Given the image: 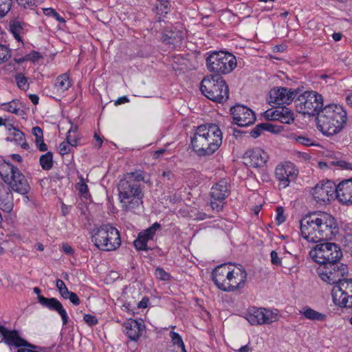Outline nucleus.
Wrapping results in <instances>:
<instances>
[{"label": "nucleus", "mask_w": 352, "mask_h": 352, "mask_svg": "<svg viewBox=\"0 0 352 352\" xmlns=\"http://www.w3.org/2000/svg\"><path fill=\"white\" fill-rule=\"evenodd\" d=\"M301 236L309 243L331 240L338 233L336 219L323 212L310 213L300 222Z\"/></svg>", "instance_id": "f257e3e1"}, {"label": "nucleus", "mask_w": 352, "mask_h": 352, "mask_svg": "<svg viewBox=\"0 0 352 352\" xmlns=\"http://www.w3.org/2000/svg\"><path fill=\"white\" fill-rule=\"evenodd\" d=\"M144 173L141 170L126 173L118 184L119 200L122 210L133 211L143 204V187Z\"/></svg>", "instance_id": "f03ea898"}, {"label": "nucleus", "mask_w": 352, "mask_h": 352, "mask_svg": "<svg viewBox=\"0 0 352 352\" xmlns=\"http://www.w3.org/2000/svg\"><path fill=\"white\" fill-rule=\"evenodd\" d=\"M222 144V132L215 124H201L191 137V146L199 157L212 155Z\"/></svg>", "instance_id": "7ed1b4c3"}, {"label": "nucleus", "mask_w": 352, "mask_h": 352, "mask_svg": "<svg viewBox=\"0 0 352 352\" xmlns=\"http://www.w3.org/2000/svg\"><path fill=\"white\" fill-rule=\"evenodd\" d=\"M347 113L344 108L336 104L326 105L317 117L318 129L326 136L339 133L344 127Z\"/></svg>", "instance_id": "20e7f679"}, {"label": "nucleus", "mask_w": 352, "mask_h": 352, "mask_svg": "<svg viewBox=\"0 0 352 352\" xmlns=\"http://www.w3.org/2000/svg\"><path fill=\"white\" fill-rule=\"evenodd\" d=\"M200 90L209 100L223 103L229 98V88L226 80L219 75H207L201 80Z\"/></svg>", "instance_id": "39448f33"}, {"label": "nucleus", "mask_w": 352, "mask_h": 352, "mask_svg": "<svg viewBox=\"0 0 352 352\" xmlns=\"http://www.w3.org/2000/svg\"><path fill=\"white\" fill-rule=\"evenodd\" d=\"M0 176L11 190L22 195L28 194L30 186L25 176L12 164L4 162L0 164Z\"/></svg>", "instance_id": "423d86ee"}, {"label": "nucleus", "mask_w": 352, "mask_h": 352, "mask_svg": "<svg viewBox=\"0 0 352 352\" xmlns=\"http://www.w3.org/2000/svg\"><path fill=\"white\" fill-rule=\"evenodd\" d=\"M91 241L100 250H116L121 245L120 232L110 224H105L94 230Z\"/></svg>", "instance_id": "0eeeda50"}, {"label": "nucleus", "mask_w": 352, "mask_h": 352, "mask_svg": "<svg viewBox=\"0 0 352 352\" xmlns=\"http://www.w3.org/2000/svg\"><path fill=\"white\" fill-rule=\"evenodd\" d=\"M311 258L320 265L337 264L342 256L339 245L335 243L325 242L316 245L309 252Z\"/></svg>", "instance_id": "6e6552de"}, {"label": "nucleus", "mask_w": 352, "mask_h": 352, "mask_svg": "<svg viewBox=\"0 0 352 352\" xmlns=\"http://www.w3.org/2000/svg\"><path fill=\"white\" fill-rule=\"evenodd\" d=\"M206 66L214 75L221 76L232 72L236 66V60L231 53L213 52L206 58Z\"/></svg>", "instance_id": "1a4fd4ad"}, {"label": "nucleus", "mask_w": 352, "mask_h": 352, "mask_svg": "<svg viewBox=\"0 0 352 352\" xmlns=\"http://www.w3.org/2000/svg\"><path fill=\"white\" fill-rule=\"evenodd\" d=\"M296 111L302 114L318 115L323 109V97L315 91H305L295 100Z\"/></svg>", "instance_id": "9d476101"}, {"label": "nucleus", "mask_w": 352, "mask_h": 352, "mask_svg": "<svg viewBox=\"0 0 352 352\" xmlns=\"http://www.w3.org/2000/svg\"><path fill=\"white\" fill-rule=\"evenodd\" d=\"M333 302L340 307L352 308V279H343L331 290Z\"/></svg>", "instance_id": "9b49d317"}, {"label": "nucleus", "mask_w": 352, "mask_h": 352, "mask_svg": "<svg viewBox=\"0 0 352 352\" xmlns=\"http://www.w3.org/2000/svg\"><path fill=\"white\" fill-rule=\"evenodd\" d=\"M230 192V184L226 179H221L210 190V206L213 210L220 212L226 204V199Z\"/></svg>", "instance_id": "f8f14e48"}, {"label": "nucleus", "mask_w": 352, "mask_h": 352, "mask_svg": "<svg viewBox=\"0 0 352 352\" xmlns=\"http://www.w3.org/2000/svg\"><path fill=\"white\" fill-rule=\"evenodd\" d=\"M345 267L343 264L340 266L337 264L320 265L317 269V273L320 278L330 285H339L342 282V277L344 274Z\"/></svg>", "instance_id": "ddd939ff"}, {"label": "nucleus", "mask_w": 352, "mask_h": 352, "mask_svg": "<svg viewBox=\"0 0 352 352\" xmlns=\"http://www.w3.org/2000/svg\"><path fill=\"white\" fill-rule=\"evenodd\" d=\"M245 318L252 325L269 324L278 320V314L270 309L252 307L248 309Z\"/></svg>", "instance_id": "4468645a"}, {"label": "nucleus", "mask_w": 352, "mask_h": 352, "mask_svg": "<svg viewBox=\"0 0 352 352\" xmlns=\"http://www.w3.org/2000/svg\"><path fill=\"white\" fill-rule=\"evenodd\" d=\"M337 189L338 186L330 180L320 182L313 189V197L317 202L324 204L337 197Z\"/></svg>", "instance_id": "2eb2a0df"}, {"label": "nucleus", "mask_w": 352, "mask_h": 352, "mask_svg": "<svg viewBox=\"0 0 352 352\" xmlns=\"http://www.w3.org/2000/svg\"><path fill=\"white\" fill-rule=\"evenodd\" d=\"M232 115V123L240 127H245L254 124L256 116L250 108L241 104H236L230 109Z\"/></svg>", "instance_id": "dca6fc26"}, {"label": "nucleus", "mask_w": 352, "mask_h": 352, "mask_svg": "<svg viewBox=\"0 0 352 352\" xmlns=\"http://www.w3.org/2000/svg\"><path fill=\"white\" fill-rule=\"evenodd\" d=\"M299 91V89H287L283 87L274 88L270 91L269 102L278 106L289 104L297 96Z\"/></svg>", "instance_id": "f3484780"}, {"label": "nucleus", "mask_w": 352, "mask_h": 352, "mask_svg": "<svg viewBox=\"0 0 352 352\" xmlns=\"http://www.w3.org/2000/svg\"><path fill=\"white\" fill-rule=\"evenodd\" d=\"M298 170L295 165L289 162L279 164L275 169V177L279 181L282 188L287 187L291 181L298 175Z\"/></svg>", "instance_id": "a211bd4d"}, {"label": "nucleus", "mask_w": 352, "mask_h": 352, "mask_svg": "<svg viewBox=\"0 0 352 352\" xmlns=\"http://www.w3.org/2000/svg\"><path fill=\"white\" fill-rule=\"evenodd\" d=\"M246 280L247 273L245 269L241 265L239 267L233 265L224 292H235L241 289Z\"/></svg>", "instance_id": "6ab92c4d"}, {"label": "nucleus", "mask_w": 352, "mask_h": 352, "mask_svg": "<svg viewBox=\"0 0 352 352\" xmlns=\"http://www.w3.org/2000/svg\"><path fill=\"white\" fill-rule=\"evenodd\" d=\"M265 117L269 120L279 121L284 124H291L294 120L293 111L285 106L267 109L265 112Z\"/></svg>", "instance_id": "aec40b11"}, {"label": "nucleus", "mask_w": 352, "mask_h": 352, "mask_svg": "<svg viewBox=\"0 0 352 352\" xmlns=\"http://www.w3.org/2000/svg\"><path fill=\"white\" fill-rule=\"evenodd\" d=\"M233 265L224 263L217 266L212 273V280L216 286L222 291L226 289L229 275Z\"/></svg>", "instance_id": "412c9836"}, {"label": "nucleus", "mask_w": 352, "mask_h": 352, "mask_svg": "<svg viewBox=\"0 0 352 352\" xmlns=\"http://www.w3.org/2000/svg\"><path fill=\"white\" fill-rule=\"evenodd\" d=\"M37 298L38 302L43 307L51 311H56L60 316L63 326L68 323L69 317L67 311L58 300L55 298H45L41 295H38Z\"/></svg>", "instance_id": "4be33fe9"}, {"label": "nucleus", "mask_w": 352, "mask_h": 352, "mask_svg": "<svg viewBox=\"0 0 352 352\" xmlns=\"http://www.w3.org/2000/svg\"><path fill=\"white\" fill-rule=\"evenodd\" d=\"M124 332L128 338L132 341H137L141 336L142 332L144 329V324L137 320L129 319L123 324Z\"/></svg>", "instance_id": "5701e85b"}, {"label": "nucleus", "mask_w": 352, "mask_h": 352, "mask_svg": "<svg viewBox=\"0 0 352 352\" xmlns=\"http://www.w3.org/2000/svg\"><path fill=\"white\" fill-rule=\"evenodd\" d=\"M2 341L8 346H14L18 349L21 346H31L30 342L21 338L16 330H7Z\"/></svg>", "instance_id": "b1692460"}, {"label": "nucleus", "mask_w": 352, "mask_h": 352, "mask_svg": "<svg viewBox=\"0 0 352 352\" xmlns=\"http://www.w3.org/2000/svg\"><path fill=\"white\" fill-rule=\"evenodd\" d=\"M250 162V166L254 168H260L264 166L269 159V155L264 150L261 148H255L246 153Z\"/></svg>", "instance_id": "393cba45"}, {"label": "nucleus", "mask_w": 352, "mask_h": 352, "mask_svg": "<svg viewBox=\"0 0 352 352\" xmlns=\"http://www.w3.org/2000/svg\"><path fill=\"white\" fill-rule=\"evenodd\" d=\"M337 198L340 202L352 204V179L342 181L338 185Z\"/></svg>", "instance_id": "a878e982"}, {"label": "nucleus", "mask_w": 352, "mask_h": 352, "mask_svg": "<svg viewBox=\"0 0 352 352\" xmlns=\"http://www.w3.org/2000/svg\"><path fill=\"white\" fill-rule=\"evenodd\" d=\"M0 207L6 212H10L13 207V196L10 188L1 182H0Z\"/></svg>", "instance_id": "bb28decb"}, {"label": "nucleus", "mask_w": 352, "mask_h": 352, "mask_svg": "<svg viewBox=\"0 0 352 352\" xmlns=\"http://www.w3.org/2000/svg\"><path fill=\"white\" fill-rule=\"evenodd\" d=\"M9 27L10 32L15 39L19 42H23L22 36L26 32L25 23L18 19H14L10 21Z\"/></svg>", "instance_id": "cd10ccee"}, {"label": "nucleus", "mask_w": 352, "mask_h": 352, "mask_svg": "<svg viewBox=\"0 0 352 352\" xmlns=\"http://www.w3.org/2000/svg\"><path fill=\"white\" fill-rule=\"evenodd\" d=\"M300 314L306 319L313 321L323 322L327 319V315L318 312L309 307H305L300 311Z\"/></svg>", "instance_id": "c85d7f7f"}, {"label": "nucleus", "mask_w": 352, "mask_h": 352, "mask_svg": "<svg viewBox=\"0 0 352 352\" xmlns=\"http://www.w3.org/2000/svg\"><path fill=\"white\" fill-rule=\"evenodd\" d=\"M55 88L60 92L67 91L71 86L72 83L67 74H63L58 76L55 81Z\"/></svg>", "instance_id": "c756f323"}, {"label": "nucleus", "mask_w": 352, "mask_h": 352, "mask_svg": "<svg viewBox=\"0 0 352 352\" xmlns=\"http://www.w3.org/2000/svg\"><path fill=\"white\" fill-rule=\"evenodd\" d=\"M32 134L35 136V143L37 148L41 151H46L47 146L43 140V130L39 126H34L32 128Z\"/></svg>", "instance_id": "7c9ffc66"}, {"label": "nucleus", "mask_w": 352, "mask_h": 352, "mask_svg": "<svg viewBox=\"0 0 352 352\" xmlns=\"http://www.w3.org/2000/svg\"><path fill=\"white\" fill-rule=\"evenodd\" d=\"M274 128L275 126L274 125L269 123L258 124L250 131V135L254 138H256L261 135L264 131L274 132Z\"/></svg>", "instance_id": "2f4dec72"}, {"label": "nucleus", "mask_w": 352, "mask_h": 352, "mask_svg": "<svg viewBox=\"0 0 352 352\" xmlns=\"http://www.w3.org/2000/svg\"><path fill=\"white\" fill-rule=\"evenodd\" d=\"M160 227V224L157 222H155L151 227L140 232L138 234L147 241L152 240L155 235L156 231L159 230Z\"/></svg>", "instance_id": "473e14b6"}, {"label": "nucleus", "mask_w": 352, "mask_h": 352, "mask_svg": "<svg viewBox=\"0 0 352 352\" xmlns=\"http://www.w3.org/2000/svg\"><path fill=\"white\" fill-rule=\"evenodd\" d=\"M40 165L42 168L45 170H49L53 166V155L51 152H47L45 154L42 155L39 159Z\"/></svg>", "instance_id": "72a5a7b5"}, {"label": "nucleus", "mask_w": 352, "mask_h": 352, "mask_svg": "<svg viewBox=\"0 0 352 352\" xmlns=\"http://www.w3.org/2000/svg\"><path fill=\"white\" fill-rule=\"evenodd\" d=\"M182 39V32H169L163 36V41L167 44L175 45L180 43Z\"/></svg>", "instance_id": "f704fd0d"}, {"label": "nucleus", "mask_w": 352, "mask_h": 352, "mask_svg": "<svg viewBox=\"0 0 352 352\" xmlns=\"http://www.w3.org/2000/svg\"><path fill=\"white\" fill-rule=\"evenodd\" d=\"M2 106L4 107L3 109L5 111L16 115H21V113L23 112V110L20 109L18 100H13L9 102L3 103Z\"/></svg>", "instance_id": "c9c22d12"}, {"label": "nucleus", "mask_w": 352, "mask_h": 352, "mask_svg": "<svg viewBox=\"0 0 352 352\" xmlns=\"http://www.w3.org/2000/svg\"><path fill=\"white\" fill-rule=\"evenodd\" d=\"M170 337L174 345H177L178 347L181 348L183 352H186L183 340L179 333L171 331L170 332Z\"/></svg>", "instance_id": "e433bc0d"}, {"label": "nucleus", "mask_w": 352, "mask_h": 352, "mask_svg": "<svg viewBox=\"0 0 352 352\" xmlns=\"http://www.w3.org/2000/svg\"><path fill=\"white\" fill-rule=\"evenodd\" d=\"M156 9L159 14H166L170 10V3L167 0H157Z\"/></svg>", "instance_id": "4c0bfd02"}, {"label": "nucleus", "mask_w": 352, "mask_h": 352, "mask_svg": "<svg viewBox=\"0 0 352 352\" xmlns=\"http://www.w3.org/2000/svg\"><path fill=\"white\" fill-rule=\"evenodd\" d=\"M14 79L16 82L17 87L22 90H25L28 88V83L27 78L21 73L16 74L14 76Z\"/></svg>", "instance_id": "58836bf2"}, {"label": "nucleus", "mask_w": 352, "mask_h": 352, "mask_svg": "<svg viewBox=\"0 0 352 352\" xmlns=\"http://www.w3.org/2000/svg\"><path fill=\"white\" fill-rule=\"evenodd\" d=\"M43 0H16L18 4L25 9L32 10L34 7L41 3Z\"/></svg>", "instance_id": "ea45409f"}, {"label": "nucleus", "mask_w": 352, "mask_h": 352, "mask_svg": "<svg viewBox=\"0 0 352 352\" xmlns=\"http://www.w3.org/2000/svg\"><path fill=\"white\" fill-rule=\"evenodd\" d=\"M12 0H0V17L5 16L10 10Z\"/></svg>", "instance_id": "a19ab883"}, {"label": "nucleus", "mask_w": 352, "mask_h": 352, "mask_svg": "<svg viewBox=\"0 0 352 352\" xmlns=\"http://www.w3.org/2000/svg\"><path fill=\"white\" fill-rule=\"evenodd\" d=\"M342 245L344 251L352 256V234H347L344 236Z\"/></svg>", "instance_id": "79ce46f5"}, {"label": "nucleus", "mask_w": 352, "mask_h": 352, "mask_svg": "<svg viewBox=\"0 0 352 352\" xmlns=\"http://www.w3.org/2000/svg\"><path fill=\"white\" fill-rule=\"evenodd\" d=\"M11 56L10 49L0 44V64L7 61Z\"/></svg>", "instance_id": "37998d69"}, {"label": "nucleus", "mask_w": 352, "mask_h": 352, "mask_svg": "<svg viewBox=\"0 0 352 352\" xmlns=\"http://www.w3.org/2000/svg\"><path fill=\"white\" fill-rule=\"evenodd\" d=\"M147 242V241L138 234V238L133 242V245L137 250H148Z\"/></svg>", "instance_id": "c03bdc74"}, {"label": "nucleus", "mask_w": 352, "mask_h": 352, "mask_svg": "<svg viewBox=\"0 0 352 352\" xmlns=\"http://www.w3.org/2000/svg\"><path fill=\"white\" fill-rule=\"evenodd\" d=\"M56 286L63 298H66L67 294H69V290L66 287L65 283L61 279H57Z\"/></svg>", "instance_id": "a18cd8bd"}, {"label": "nucleus", "mask_w": 352, "mask_h": 352, "mask_svg": "<svg viewBox=\"0 0 352 352\" xmlns=\"http://www.w3.org/2000/svg\"><path fill=\"white\" fill-rule=\"evenodd\" d=\"M155 276L162 280H168L170 275L163 268L157 267L155 272Z\"/></svg>", "instance_id": "49530a36"}, {"label": "nucleus", "mask_w": 352, "mask_h": 352, "mask_svg": "<svg viewBox=\"0 0 352 352\" xmlns=\"http://www.w3.org/2000/svg\"><path fill=\"white\" fill-rule=\"evenodd\" d=\"M10 135L13 136L14 140L18 142L19 143H21L25 140L24 133L16 128L10 133Z\"/></svg>", "instance_id": "de8ad7c7"}, {"label": "nucleus", "mask_w": 352, "mask_h": 352, "mask_svg": "<svg viewBox=\"0 0 352 352\" xmlns=\"http://www.w3.org/2000/svg\"><path fill=\"white\" fill-rule=\"evenodd\" d=\"M331 164L333 166H337L342 169L352 170V164L347 163L344 160L332 161Z\"/></svg>", "instance_id": "09e8293b"}, {"label": "nucleus", "mask_w": 352, "mask_h": 352, "mask_svg": "<svg viewBox=\"0 0 352 352\" xmlns=\"http://www.w3.org/2000/svg\"><path fill=\"white\" fill-rule=\"evenodd\" d=\"M83 320L90 327L96 325L98 323V320L96 317L91 314H85Z\"/></svg>", "instance_id": "8fccbe9b"}, {"label": "nucleus", "mask_w": 352, "mask_h": 352, "mask_svg": "<svg viewBox=\"0 0 352 352\" xmlns=\"http://www.w3.org/2000/svg\"><path fill=\"white\" fill-rule=\"evenodd\" d=\"M80 179L81 182L77 184L76 188L78 190V191L82 195L86 197V195L88 193V186L84 182L83 179L82 177L80 178Z\"/></svg>", "instance_id": "3c124183"}, {"label": "nucleus", "mask_w": 352, "mask_h": 352, "mask_svg": "<svg viewBox=\"0 0 352 352\" xmlns=\"http://www.w3.org/2000/svg\"><path fill=\"white\" fill-rule=\"evenodd\" d=\"M64 298L69 299L74 305H78L80 303V300L77 294L72 292H69V294H67L66 298Z\"/></svg>", "instance_id": "603ef678"}, {"label": "nucleus", "mask_w": 352, "mask_h": 352, "mask_svg": "<svg viewBox=\"0 0 352 352\" xmlns=\"http://www.w3.org/2000/svg\"><path fill=\"white\" fill-rule=\"evenodd\" d=\"M296 140L297 142L305 145V146H311L314 145L313 140L309 138L304 137V136H298L296 138Z\"/></svg>", "instance_id": "864d4df0"}, {"label": "nucleus", "mask_w": 352, "mask_h": 352, "mask_svg": "<svg viewBox=\"0 0 352 352\" xmlns=\"http://www.w3.org/2000/svg\"><path fill=\"white\" fill-rule=\"evenodd\" d=\"M41 58H42L41 54L34 50L26 55V60L33 62L37 61Z\"/></svg>", "instance_id": "5fc2aeb1"}, {"label": "nucleus", "mask_w": 352, "mask_h": 352, "mask_svg": "<svg viewBox=\"0 0 352 352\" xmlns=\"http://www.w3.org/2000/svg\"><path fill=\"white\" fill-rule=\"evenodd\" d=\"M31 346H21L17 349V352H39L36 351L39 347L36 345L30 343Z\"/></svg>", "instance_id": "6e6d98bb"}, {"label": "nucleus", "mask_w": 352, "mask_h": 352, "mask_svg": "<svg viewBox=\"0 0 352 352\" xmlns=\"http://www.w3.org/2000/svg\"><path fill=\"white\" fill-rule=\"evenodd\" d=\"M59 153L60 155H64L70 152V148L67 142H61L59 144Z\"/></svg>", "instance_id": "4d7b16f0"}, {"label": "nucleus", "mask_w": 352, "mask_h": 352, "mask_svg": "<svg viewBox=\"0 0 352 352\" xmlns=\"http://www.w3.org/2000/svg\"><path fill=\"white\" fill-rule=\"evenodd\" d=\"M284 210L282 207H278L276 209V221L278 223H282L285 221V217L283 215Z\"/></svg>", "instance_id": "13d9d810"}, {"label": "nucleus", "mask_w": 352, "mask_h": 352, "mask_svg": "<svg viewBox=\"0 0 352 352\" xmlns=\"http://www.w3.org/2000/svg\"><path fill=\"white\" fill-rule=\"evenodd\" d=\"M271 256V261L273 265H281V260L278 257V254L276 251H272L270 254Z\"/></svg>", "instance_id": "bf43d9fd"}, {"label": "nucleus", "mask_w": 352, "mask_h": 352, "mask_svg": "<svg viewBox=\"0 0 352 352\" xmlns=\"http://www.w3.org/2000/svg\"><path fill=\"white\" fill-rule=\"evenodd\" d=\"M66 140L68 144L72 146H76L78 145V139L69 133H67Z\"/></svg>", "instance_id": "052dcab7"}, {"label": "nucleus", "mask_w": 352, "mask_h": 352, "mask_svg": "<svg viewBox=\"0 0 352 352\" xmlns=\"http://www.w3.org/2000/svg\"><path fill=\"white\" fill-rule=\"evenodd\" d=\"M63 178H64V175L60 174V173L58 171V172L52 173V175L50 177V180L56 182L57 181H60Z\"/></svg>", "instance_id": "680f3d73"}, {"label": "nucleus", "mask_w": 352, "mask_h": 352, "mask_svg": "<svg viewBox=\"0 0 352 352\" xmlns=\"http://www.w3.org/2000/svg\"><path fill=\"white\" fill-rule=\"evenodd\" d=\"M62 250L66 254L68 255H72L74 252L73 248L67 243H63L62 245Z\"/></svg>", "instance_id": "e2e57ef3"}, {"label": "nucleus", "mask_w": 352, "mask_h": 352, "mask_svg": "<svg viewBox=\"0 0 352 352\" xmlns=\"http://www.w3.org/2000/svg\"><path fill=\"white\" fill-rule=\"evenodd\" d=\"M149 303L148 297H144L138 304V308H146Z\"/></svg>", "instance_id": "0e129e2a"}, {"label": "nucleus", "mask_w": 352, "mask_h": 352, "mask_svg": "<svg viewBox=\"0 0 352 352\" xmlns=\"http://www.w3.org/2000/svg\"><path fill=\"white\" fill-rule=\"evenodd\" d=\"M129 102V100L126 96H122V97L119 98L118 100H116L115 101L114 104H115V105L117 106V105L124 104V103H126Z\"/></svg>", "instance_id": "69168bd1"}, {"label": "nucleus", "mask_w": 352, "mask_h": 352, "mask_svg": "<svg viewBox=\"0 0 352 352\" xmlns=\"http://www.w3.org/2000/svg\"><path fill=\"white\" fill-rule=\"evenodd\" d=\"M166 149L164 148H160L157 151H156L154 153H153V158L154 159H158L160 158L165 152H166Z\"/></svg>", "instance_id": "338daca9"}, {"label": "nucleus", "mask_w": 352, "mask_h": 352, "mask_svg": "<svg viewBox=\"0 0 352 352\" xmlns=\"http://www.w3.org/2000/svg\"><path fill=\"white\" fill-rule=\"evenodd\" d=\"M29 98L31 100V102L34 104L36 105L38 103L39 98L36 94H30L29 96Z\"/></svg>", "instance_id": "774afa93"}]
</instances>
